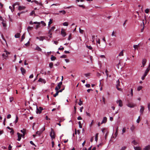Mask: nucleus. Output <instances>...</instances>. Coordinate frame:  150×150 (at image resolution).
<instances>
[{"instance_id":"43","label":"nucleus","mask_w":150,"mask_h":150,"mask_svg":"<svg viewBox=\"0 0 150 150\" xmlns=\"http://www.w3.org/2000/svg\"><path fill=\"white\" fill-rule=\"evenodd\" d=\"M142 87L141 86H139L137 88V90L139 91H140L142 88Z\"/></svg>"},{"instance_id":"4","label":"nucleus","mask_w":150,"mask_h":150,"mask_svg":"<svg viewBox=\"0 0 150 150\" xmlns=\"http://www.w3.org/2000/svg\"><path fill=\"white\" fill-rule=\"evenodd\" d=\"M43 110V108L40 107L39 108H37V111H36V113H40Z\"/></svg>"},{"instance_id":"3","label":"nucleus","mask_w":150,"mask_h":150,"mask_svg":"<svg viewBox=\"0 0 150 150\" xmlns=\"http://www.w3.org/2000/svg\"><path fill=\"white\" fill-rule=\"evenodd\" d=\"M117 84L116 85V88L119 91H121L122 90L121 89L119 88V87L120 86V82L119 80H118L117 81Z\"/></svg>"},{"instance_id":"16","label":"nucleus","mask_w":150,"mask_h":150,"mask_svg":"<svg viewBox=\"0 0 150 150\" xmlns=\"http://www.w3.org/2000/svg\"><path fill=\"white\" fill-rule=\"evenodd\" d=\"M21 71L22 74L23 75H24V74H25V69H24L23 67H21Z\"/></svg>"},{"instance_id":"26","label":"nucleus","mask_w":150,"mask_h":150,"mask_svg":"<svg viewBox=\"0 0 150 150\" xmlns=\"http://www.w3.org/2000/svg\"><path fill=\"white\" fill-rule=\"evenodd\" d=\"M33 29V27L28 26L27 28V30L28 32H29V30H32Z\"/></svg>"},{"instance_id":"13","label":"nucleus","mask_w":150,"mask_h":150,"mask_svg":"<svg viewBox=\"0 0 150 150\" xmlns=\"http://www.w3.org/2000/svg\"><path fill=\"white\" fill-rule=\"evenodd\" d=\"M61 32V34L64 37L66 35V33L64 29H62Z\"/></svg>"},{"instance_id":"58","label":"nucleus","mask_w":150,"mask_h":150,"mask_svg":"<svg viewBox=\"0 0 150 150\" xmlns=\"http://www.w3.org/2000/svg\"><path fill=\"white\" fill-rule=\"evenodd\" d=\"M93 122H94V120H92V121H91V124H90V127H91L92 126V125H93Z\"/></svg>"},{"instance_id":"48","label":"nucleus","mask_w":150,"mask_h":150,"mask_svg":"<svg viewBox=\"0 0 150 150\" xmlns=\"http://www.w3.org/2000/svg\"><path fill=\"white\" fill-rule=\"evenodd\" d=\"M71 33L69 35L68 40H70L71 39Z\"/></svg>"},{"instance_id":"28","label":"nucleus","mask_w":150,"mask_h":150,"mask_svg":"<svg viewBox=\"0 0 150 150\" xmlns=\"http://www.w3.org/2000/svg\"><path fill=\"white\" fill-rule=\"evenodd\" d=\"M2 56L3 57V58H4V59H6V57H8V56L5 55V54H3Z\"/></svg>"},{"instance_id":"9","label":"nucleus","mask_w":150,"mask_h":150,"mask_svg":"<svg viewBox=\"0 0 150 150\" xmlns=\"http://www.w3.org/2000/svg\"><path fill=\"white\" fill-rule=\"evenodd\" d=\"M117 103L119 104V105L120 107H122V101L121 100H117Z\"/></svg>"},{"instance_id":"52","label":"nucleus","mask_w":150,"mask_h":150,"mask_svg":"<svg viewBox=\"0 0 150 150\" xmlns=\"http://www.w3.org/2000/svg\"><path fill=\"white\" fill-rule=\"evenodd\" d=\"M58 49L60 50H63L64 49V48L63 47H62V46H61Z\"/></svg>"},{"instance_id":"36","label":"nucleus","mask_w":150,"mask_h":150,"mask_svg":"<svg viewBox=\"0 0 150 150\" xmlns=\"http://www.w3.org/2000/svg\"><path fill=\"white\" fill-rule=\"evenodd\" d=\"M33 14L35 15V12L34 11H32L30 13V16H33Z\"/></svg>"},{"instance_id":"46","label":"nucleus","mask_w":150,"mask_h":150,"mask_svg":"<svg viewBox=\"0 0 150 150\" xmlns=\"http://www.w3.org/2000/svg\"><path fill=\"white\" fill-rule=\"evenodd\" d=\"M140 116H139L137 119V123H139L140 122Z\"/></svg>"},{"instance_id":"62","label":"nucleus","mask_w":150,"mask_h":150,"mask_svg":"<svg viewBox=\"0 0 150 150\" xmlns=\"http://www.w3.org/2000/svg\"><path fill=\"white\" fill-rule=\"evenodd\" d=\"M86 87L89 88L90 87V85L89 84H86Z\"/></svg>"},{"instance_id":"17","label":"nucleus","mask_w":150,"mask_h":150,"mask_svg":"<svg viewBox=\"0 0 150 150\" xmlns=\"http://www.w3.org/2000/svg\"><path fill=\"white\" fill-rule=\"evenodd\" d=\"M25 8V7L23 6H19L18 7V10H21L24 9Z\"/></svg>"},{"instance_id":"31","label":"nucleus","mask_w":150,"mask_h":150,"mask_svg":"<svg viewBox=\"0 0 150 150\" xmlns=\"http://www.w3.org/2000/svg\"><path fill=\"white\" fill-rule=\"evenodd\" d=\"M132 144H133L134 145H137L138 144V143L136 142L135 140H134L132 142Z\"/></svg>"},{"instance_id":"5","label":"nucleus","mask_w":150,"mask_h":150,"mask_svg":"<svg viewBox=\"0 0 150 150\" xmlns=\"http://www.w3.org/2000/svg\"><path fill=\"white\" fill-rule=\"evenodd\" d=\"M127 105L128 107L130 108H133L135 106H136V104H134L133 103H129Z\"/></svg>"},{"instance_id":"19","label":"nucleus","mask_w":150,"mask_h":150,"mask_svg":"<svg viewBox=\"0 0 150 150\" xmlns=\"http://www.w3.org/2000/svg\"><path fill=\"white\" fill-rule=\"evenodd\" d=\"M144 20H143L142 23H143V28L141 29V32H143V31L144 30Z\"/></svg>"},{"instance_id":"45","label":"nucleus","mask_w":150,"mask_h":150,"mask_svg":"<svg viewBox=\"0 0 150 150\" xmlns=\"http://www.w3.org/2000/svg\"><path fill=\"white\" fill-rule=\"evenodd\" d=\"M13 100V97H11L10 98V101L11 102Z\"/></svg>"},{"instance_id":"14","label":"nucleus","mask_w":150,"mask_h":150,"mask_svg":"<svg viewBox=\"0 0 150 150\" xmlns=\"http://www.w3.org/2000/svg\"><path fill=\"white\" fill-rule=\"evenodd\" d=\"M38 81L39 82L43 83H45L46 82V81L45 79H42L41 78H40Z\"/></svg>"},{"instance_id":"21","label":"nucleus","mask_w":150,"mask_h":150,"mask_svg":"<svg viewBox=\"0 0 150 150\" xmlns=\"http://www.w3.org/2000/svg\"><path fill=\"white\" fill-rule=\"evenodd\" d=\"M36 50L39 51H42V49L41 48H40V47H39L38 46H37L36 48L35 49Z\"/></svg>"},{"instance_id":"39","label":"nucleus","mask_w":150,"mask_h":150,"mask_svg":"<svg viewBox=\"0 0 150 150\" xmlns=\"http://www.w3.org/2000/svg\"><path fill=\"white\" fill-rule=\"evenodd\" d=\"M59 12L60 13H62L63 14H65L66 13L65 11L64 10L61 11H59Z\"/></svg>"},{"instance_id":"12","label":"nucleus","mask_w":150,"mask_h":150,"mask_svg":"<svg viewBox=\"0 0 150 150\" xmlns=\"http://www.w3.org/2000/svg\"><path fill=\"white\" fill-rule=\"evenodd\" d=\"M107 118L106 117H105L103 118V119L102 120V121L101 123V124H102L103 123H105L107 121Z\"/></svg>"},{"instance_id":"1","label":"nucleus","mask_w":150,"mask_h":150,"mask_svg":"<svg viewBox=\"0 0 150 150\" xmlns=\"http://www.w3.org/2000/svg\"><path fill=\"white\" fill-rule=\"evenodd\" d=\"M52 139H54L55 138V132L52 129H51V132L50 134Z\"/></svg>"},{"instance_id":"60","label":"nucleus","mask_w":150,"mask_h":150,"mask_svg":"<svg viewBox=\"0 0 150 150\" xmlns=\"http://www.w3.org/2000/svg\"><path fill=\"white\" fill-rule=\"evenodd\" d=\"M12 148V146L11 145H9L8 147V149L9 150H11Z\"/></svg>"},{"instance_id":"63","label":"nucleus","mask_w":150,"mask_h":150,"mask_svg":"<svg viewBox=\"0 0 150 150\" xmlns=\"http://www.w3.org/2000/svg\"><path fill=\"white\" fill-rule=\"evenodd\" d=\"M5 52H6V54H5V55H6L7 56L8 54H10V53L7 52V51H6Z\"/></svg>"},{"instance_id":"42","label":"nucleus","mask_w":150,"mask_h":150,"mask_svg":"<svg viewBox=\"0 0 150 150\" xmlns=\"http://www.w3.org/2000/svg\"><path fill=\"white\" fill-rule=\"evenodd\" d=\"M123 55V51H122L119 53V56H122Z\"/></svg>"},{"instance_id":"18","label":"nucleus","mask_w":150,"mask_h":150,"mask_svg":"<svg viewBox=\"0 0 150 150\" xmlns=\"http://www.w3.org/2000/svg\"><path fill=\"white\" fill-rule=\"evenodd\" d=\"M150 149V145H148V146H146L145 147L144 149V150H149Z\"/></svg>"},{"instance_id":"7","label":"nucleus","mask_w":150,"mask_h":150,"mask_svg":"<svg viewBox=\"0 0 150 150\" xmlns=\"http://www.w3.org/2000/svg\"><path fill=\"white\" fill-rule=\"evenodd\" d=\"M45 130V128L44 127L43 130H40V131H38L36 132V134H38L39 136H40L41 134Z\"/></svg>"},{"instance_id":"47","label":"nucleus","mask_w":150,"mask_h":150,"mask_svg":"<svg viewBox=\"0 0 150 150\" xmlns=\"http://www.w3.org/2000/svg\"><path fill=\"white\" fill-rule=\"evenodd\" d=\"M145 12L146 13H148L149 12V9L148 8H147L145 10Z\"/></svg>"},{"instance_id":"49","label":"nucleus","mask_w":150,"mask_h":150,"mask_svg":"<svg viewBox=\"0 0 150 150\" xmlns=\"http://www.w3.org/2000/svg\"><path fill=\"white\" fill-rule=\"evenodd\" d=\"M79 127L80 128H81L82 127V126L81 125V122H80V121L79 122Z\"/></svg>"},{"instance_id":"32","label":"nucleus","mask_w":150,"mask_h":150,"mask_svg":"<svg viewBox=\"0 0 150 150\" xmlns=\"http://www.w3.org/2000/svg\"><path fill=\"white\" fill-rule=\"evenodd\" d=\"M45 39V37L43 36H40L39 38V40L40 41H43V40Z\"/></svg>"},{"instance_id":"8","label":"nucleus","mask_w":150,"mask_h":150,"mask_svg":"<svg viewBox=\"0 0 150 150\" xmlns=\"http://www.w3.org/2000/svg\"><path fill=\"white\" fill-rule=\"evenodd\" d=\"M17 134L18 137V139L17 140L18 141H20L21 139V137H22V135L19 132H17Z\"/></svg>"},{"instance_id":"54","label":"nucleus","mask_w":150,"mask_h":150,"mask_svg":"<svg viewBox=\"0 0 150 150\" xmlns=\"http://www.w3.org/2000/svg\"><path fill=\"white\" fill-rule=\"evenodd\" d=\"M86 115L87 116H89V117H91V114H90V113H88V112H86Z\"/></svg>"},{"instance_id":"6","label":"nucleus","mask_w":150,"mask_h":150,"mask_svg":"<svg viewBox=\"0 0 150 150\" xmlns=\"http://www.w3.org/2000/svg\"><path fill=\"white\" fill-rule=\"evenodd\" d=\"M55 27L54 26H53V27H52L51 29H50L49 30L48 32V33H49V34L50 35V37H51V36L52 35V33H51V31L52 30H54L55 29Z\"/></svg>"},{"instance_id":"23","label":"nucleus","mask_w":150,"mask_h":150,"mask_svg":"<svg viewBox=\"0 0 150 150\" xmlns=\"http://www.w3.org/2000/svg\"><path fill=\"white\" fill-rule=\"evenodd\" d=\"M139 46V44L138 45H134L133 47L134 48V50H135L136 49L137 50V48Z\"/></svg>"},{"instance_id":"10","label":"nucleus","mask_w":150,"mask_h":150,"mask_svg":"<svg viewBox=\"0 0 150 150\" xmlns=\"http://www.w3.org/2000/svg\"><path fill=\"white\" fill-rule=\"evenodd\" d=\"M146 62V59H144L142 60V67H144L145 66Z\"/></svg>"},{"instance_id":"38","label":"nucleus","mask_w":150,"mask_h":150,"mask_svg":"<svg viewBox=\"0 0 150 150\" xmlns=\"http://www.w3.org/2000/svg\"><path fill=\"white\" fill-rule=\"evenodd\" d=\"M18 116L17 115H16V120L15 121V124L16 123L18 122Z\"/></svg>"},{"instance_id":"25","label":"nucleus","mask_w":150,"mask_h":150,"mask_svg":"<svg viewBox=\"0 0 150 150\" xmlns=\"http://www.w3.org/2000/svg\"><path fill=\"white\" fill-rule=\"evenodd\" d=\"M25 33H24L22 36L21 37V41H22L23 40L25 39Z\"/></svg>"},{"instance_id":"20","label":"nucleus","mask_w":150,"mask_h":150,"mask_svg":"<svg viewBox=\"0 0 150 150\" xmlns=\"http://www.w3.org/2000/svg\"><path fill=\"white\" fill-rule=\"evenodd\" d=\"M56 59V57L53 56V55L51 56V59L52 61Z\"/></svg>"},{"instance_id":"64","label":"nucleus","mask_w":150,"mask_h":150,"mask_svg":"<svg viewBox=\"0 0 150 150\" xmlns=\"http://www.w3.org/2000/svg\"><path fill=\"white\" fill-rule=\"evenodd\" d=\"M2 24L3 26L4 27H5L6 26V24L5 23H4L3 22H2Z\"/></svg>"},{"instance_id":"50","label":"nucleus","mask_w":150,"mask_h":150,"mask_svg":"<svg viewBox=\"0 0 150 150\" xmlns=\"http://www.w3.org/2000/svg\"><path fill=\"white\" fill-rule=\"evenodd\" d=\"M34 2L35 3H36V4H39V2H38V1H36L35 0H33V1H31V2Z\"/></svg>"},{"instance_id":"59","label":"nucleus","mask_w":150,"mask_h":150,"mask_svg":"<svg viewBox=\"0 0 150 150\" xmlns=\"http://www.w3.org/2000/svg\"><path fill=\"white\" fill-rule=\"evenodd\" d=\"M33 23L34 24H38L39 25H40V22H35Z\"/></svg>"},{"instance_id":"51","label":"nucleus","mask_w":150,"mask_h":150,"mask_svg":"<svg viewBox=\"0 0 150 150\" xmlns=\"http://www.w3.org/2000/svg\"><path fill=\"white\" fill-rule=\"evenodd\" d=\"M148 109L149 111L150 110V103H149L148 104Z\"/></svg>"},{"instance_id":"40","label":"nucleus","mask_w":150,"mask_h":150,"mask_svg":"<svg viewBox=\"0 0 150 150\" xmlns=\"http://www.w3.org/2000/svg\"><path fill=\"white\" fill-rule=\"evenodd\" d=\"M59 93L57 91H56V93L55 94L53 95V96L54 97H56V96L58 95Z\"/></svg>"},{"instance_id":"57","label":"nucleus","mask_w":150,"mask_h":150,"mask_svg":"<svg viewBox=\"0 0 150 150\" xmlns=\"http://www.w3.org/2000/svg\"><path fill=\"white\" fill-rule=\"evenodd\" d=\"M86 47L88 48L89 49H90V50H91L92 49V47L91 46H88V45H86Z\"/></svg>"},{"instance_id":"27","label":"nucleus","mask_w":150,"mask_h":150,"mask_svg":"<svg viewBox=\"0 0 150 150\" xmlns=\"http://www.w3.org/2000/svg\"><path fill=\"white\" fill-rule=\"evenodd\" d=\"M98 133H97L96 134V136H95V140L96 141H97L98 140Z\"/></svg>"},{"instance_id":"41","label":"nucleus","mask_w":150,"mask_h":150,"mask_svg":"<svg viewBox=\"0 0 150 150\" xmlns=\"http://www.w3.org/2000/svg\"><path fill=\"white\" fill-rule=\"evenodd\" d=\"M126 132V128L125 127H124L123 128L122 130V134H123L125 133Z\"/></svg>"},{"instance_id":"2","label":"nucleus","mask_w":150,"mask_h":150,"mask_svg":"<svg viewBox=\"0 0 150 150\" xmlns=\"http://www.w3.org/2000/svg\"><path fill=\"white\" fill-rule=\"evenodd\" d=\"M62 81L59 82L58 83L57 86L55 87V90L56 91H57L60 89L61 88V86L62 84Z\"/></svg>"},{"instance_id":"56","label":"nucleus","mask_w":150,"mask_h":150,"mask_svg":"<svg viewBox=\"0 0 150 150\" xmlns=\"http://www.w3.org/2000/svg\"><path fill=\"white\" fill-rule=\"evenodd\" d=\"M67 57V56L65 55H63L60 57L61 58H66Z\"/></svg>"},{"instance_id":"61","label":"nucleus","mask_w":150,"mask_h":150,"mask_svg":"<svg viewBox=\"0 0 150 150\" xmlns=\"http://www.w3.org/2000/svg\"><path fill=\"white\" fill-rule=\"evenodd\" d=\"M11 117V115L10 114H8L7 115V118L8 119H9Z\"/></svg>"},{"instance_id":"11","label":"nucleus","mask_w":150,"mask_h":150,"mask_svg":"<svg viewBox=\"0 0 150 150\" xmlns=\"http://www.w3.org/2000/svg\"><path fill=\"white\" fill-rule=\"evenodd\" d=\"M21 132L23 133L22 137L23 138L26 134V130L25 129H23V130H21Z\"/></svg>"},{"instance_id":"15","label":"nucleus","mask_w":150,"mask_h":150,"mask_svg":"<svg viewBox=\"0 0 150 150\" xmlns=\"http://www.w3.org/2000/svg\"><path fill=\"white\" fill-rule=\"evenodd\" d=\"M140 107L141 109H140V111L141 114H142L144 110V107L142 105H141Z\"/></svg>"},{"instance_id":"53","label":"nucleus","mask_w":150,"mask_h":150,"mask_svg":"<svg viewBox=\"0 0 150 150\" xmlns=\"http://www.w3.org/2000/svg\"><path fill=\"white\" fill-rule=\"evenodd\" d=\"M80 102L79 103V105H81L82 104H83V102L80 99Z\"/></svg>"},{"instance_id":"34","label":"nucleus","mask_w":150,"mask_h":150,"mask_svg":"<svg viewBox=\"0 0 150 150\" xmlns=\"http://www.w3.org/2000/svg\"><path fill=\"white\" fill-rule=\"evenodd\" d=\"M53 20L52 19H50V21L48 23V25H50L52 23Z\"/></svg>"},{"instance_id":"37","label":"nucleus","mask_w":150,"mask_h":150,"mask_svg":"<svg viewBox=\"0 0 150 150\" xmlns=\"http://www.w3.org/2000/svg\"><path fill=\"white\" fill-rule=\"evenodd\" d=\"M135 128V127L134 126V125H132V126L130 128V129L131 131H133L134 130V129Z\"/></svg>"},{"instance_id":"33","label":"nucleus","mask_w":150,"mask_h":150,"mask_svg":"<svg viewBox=\"0 0 150 150\" xmlns=\"http://www.w3.org/2000/svg\"><path fill=\"white\" fill-rule=\"evenodd\" d=\"M79 31L80 33L82 34H83L84 32V30H81L80 28H79Z\"/></svg>"},{"instance_id":"44","label":"nucleus","mask_w":150,"mask_h":150,"mask_svg":"<svg viewBox=\"0 0 150 150\" xmlns=\"http://www.w3.org/2000/svg\"><path fill=\"white\" fill-rule=\"evenodd\" d=\"M41 24H42L44 26H45L46 25V23L44 22L43 21H41L40 23Z\"/></svg>"},{"instance_id":"29","label":"nucleus","mask_w":150,"mask_h":150,"mask_svg":"<svg viewBox=\"0 0 150 150\" xmlns=\"http://www.w3.org/2000/svg\"><path fill=\"white\" fill-rule=\"evenodd\" d=\"M68 25V23L67 22H65L63 23V25L64 26H67Z\"/></svg>"},{"instance_id":"22","label":"nucleus","mask_w":150,"mask_h":150,"mask_svg":"<svg viewBox=\"0 0 150 150\" xmlns=\"http://www.w3.org/2000/svg\"><path fill=\"white\" fill-rule=\"evenodd\" d=\"M20 34L19 33H18L16 34L15 35V37L16 38H19L20 36Z\"/></svg>"},{"instance_id":"24","label":"nucleus","mask_w":150,"mask_h":150,"mask_svg":"<svg viewBox=\"0 0 150 150\" xmlns=\"http://www.w3.org/2000/svg\"><path fill=\"white\" fill-rule=\"evenodd\" d=\"M134 148L135 150H141V148L139 147H134Z\"/></svg>"},{"instance_id":"55","label":"nucleus","mask_w":150,"mask_h":150,"mask_svg":"<svg viewBox=\"0 0 150 150\" xmlns=\"http://www.w3.org/2000/svg\"><path fill=\"white\" fill-rule=\"evenodd\" d=\"M90 74L89 73H87V74H84V75L86 77H88V76H89L90 75Z\"/></svg>"},{"instance_id":"35","label":"nucleus","mask_w":150,"mask_h":150,"mask_svg":"<svg viewBox=\"0 0 150 150\" xmlns=\"http://www.w3.org/2000/svg\"><path fill=\"white\" fill-rule=\"evenodd\" d=\"M108 132H107L106 134H105V139L106 140L107 138V136H108Z\"/></svg>"},{"instance_id":"30","label":"nucleus","mask_w":150,"mask_h":150,"mask_svg":"<svg viewBox=\"0 0 150 150\" xmlns=\"http://www.w3.org/2000/svg\"><path fill=\"white\" fill-rule=\"evenodd\" d=\"M53 63L52 62H50L49 64V67L50 68H52L53 66Z\"/></svg>"}]
</instances>
